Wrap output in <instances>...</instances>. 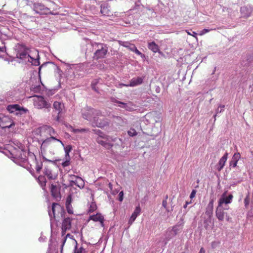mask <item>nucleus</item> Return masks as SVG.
<instances>
[{
    "instance_id": "1",
    "label": "nucleus",
    "mask_w": 253,
    "mask_h": 253,
    "mask_svg": "<svg viewBox=\"0 0 253 253\" xmlns=\"http://www.w3.org/2000/svg\"><path fill=\"white\" fill-rule=\"evenodd\" d=\"M59 144L64 146L63 143L54 136L47 138L42 141L41 146V152L44 154H46L47 152H52L57 149Z\"/></svg>"
},
{
    "instance_id": "2",
    "label": "nucleus",
    "mask_w": 253,
    "mask_h": 253,
    "mask_svg": "<svg viewBox=\"0 0 253 253\" xmlns=\"http://www.w3.org/2000/svg\"><path fill=\"white\" fill-rule=\"evenodd\" d=\"M92 45L97 48V49L94 53L93 57L94 59L98 60L105 57L108 52V47L106 44L103 43L94 42L92 44Z\"/></svg>"
},
{
    "instance_id": "3",
    "label": "nucleus",
    "mask_w": 253,
    "mask_h": 253,
    "mask_svg": "<svg viewBox=\"0 0 253 253\" xmlns=\"http://www.w3.org/2000/svg\"><path fill=\"white\" fill-rule=\"evenodd\" d=\"M33 104L35 108L38 109H50L51 104L45 98L41 95H35L33 96Z\"/></svg>"
},
{
    "instance_id": "4",
    "label": "nucleus",
    "mask_w": 253,
    "mask_h": 253,
    "mask_svg": "<svg viewBox=\"0 0 253 253\" xmlns=\"http://www.w3.org/2000/svg\"><path fill=\"white\" fill-rule=\"evenodd\" d=\"M82 116L84 119L92 122L93 116H102V112L99 110L86 107L82 110Z\"/></svg>"
},
{
    "instance_id": "5",
    "label": "nucleus",
    "mask_w": 253,
    "mask_h": 253,
    "mask_svg": "<svg viewBox=\"0 0 253 253\" xmlns=\"http://www.w3.org/2000/svg\"><path fill=\"white\" fill-rule=\"evenodd\" d=\"M64 213V209L62 207L57 203H53L51 206V211L48 210V214L51 218H54L55 220L58 221L56 218L58 217L60 215L62 216Z\"/></svg>"
},
{
    "instance_id": "6",
    "label": "nucleus",
    "mask_w": 253,
    "mask_h": 253,
    "mask_svg": "<svg viewBox=\"0 0 253 253\" xmlns=\"http://www.w3.org/2000/svg\"><path fill=\"white\" fill-rule=\"evenodd\" d=\"M44 173L48 179L54 180L58 176V169L54 165H47L44 167Z\"/></svg>"
},
{
    "instance_id": "7",
    "label": "nucleus",
    "mask_w": 253,
    "mask_h": 253,
    "mask_svg": "<svg viewBox=\"0 0 253 253\" xmlns=\"http://www.w3.org/2000/svg\"><path fill=\"white\" fill-rule=\"evenodd\" d=\"M229 209L228 206H224V207H221L217 206L216 209L215 214L216 216L219 221H223L225 217L226 220L229 221L230 219L229 215L225 211V210H228Z\"/></svg>"
},
{
    "instance_id": "8",
    "label": "nucleus",
    "mask_w": 253,
    "mask_h": 253,
    "mask_svg": "<svg viewBox=\"0 0 253 253\" xmlns=\"http://www.w3.org/2000/svg\"><path fill=\"white\" fill-rule=\"evenodd\" d=\"M92 123L93 126L100 128H103L109 125L108 119L102 115V116H93V121Z\"/></svg>"
},
{
    "instance_id": "9",
    "label": "nucleus",
    "mask_w": 253,
    "mask_h": 253,
    "mask_svg": "<svg viewBox=\"0 0 253 253\" xmlns=\"http://www.w3.org/2000/svg\"><path fill=\"white\" fill-rule=\"evenodd\" d=\"M33 8L36 13L41 15L50 13L49 8L45 6L42 3L40 2H35L33 4Z\"/></svg>"
},
{
    "instance_id": "10",
    "label": "nucleus",
    "mask_w": 253,
    "mask_h": 253,
    "mask_svg": "<svg viewBox=\"0 0 253 253\" xmlns=\"http://www.w3.org/2000/svg\"><path fill=\"white\" fill-rule=\"evenodd\" d=\"M29 56L28 57L27 61L31 63L32 65L35 66L39 65L40 62L39 60V52L35 49H31L29 53Z\"/></svg>"
},
{
    "instance_id": "11",
    "label": "nucleus",
    "mask_w": 253,
    "mask_h": 253,
    "mask_svg": "<svg viewBox=\"0 0 253 253\" xmlns=\"http://www.w3.org/2000/svg\"><path fill=\"white\" fill-rule=\"evenodd\" d=\"M72 218L67 217H64L62 222L61 225V235L64 236L65 235L66 231L69 230L72 227Z\"/></svg>"
},
{
    "instance_id": "12",
    "label": "nucleus",
    "mask_w": 253,
    "mask_h": 253,
    "mask_svg": "<svg viewBox=\"0 0 253 253\" xmlns=\"http://www.w3.org/2000/svg\"><path fill=\"white\" fill-rule=\"evenodd\" d=\"M53 107L54 109L56 111L58 112V115L54 119L56 121L59 122L61 116V114L63 113L64 110V105L61 102L55 101L53 103Z\"/></svg>"
},
{
    "instance_id": "13",
    "label": "nucleus",
    "mask_w": 253,
    "mask_h": 253,
    "mask_svg": "<svg viewBox=\"0 0 253 253\" xmlns=\"http://www.w3.org/2000/svg\"><path fill=\"white\" fill-rule=\"evenodd\" d=\"M14 125L12 120L7 116L0 117V126L2 128H10Z\"/></svg>"
},
{
    "instance_id": "14",
    "label": "nucleus",
    "mask_w": 253,
    "mask_h": 253,
    "mask_svg": "<svg viewBox=\"0 0 253 253\" xmlns=\"http://www.w3.org/2000/svg\"><path fill=\"white\" fill-rule=\"evenodd\" d=\"M226 193V192H224L219 199L218 202V206L224 207V204H225V206H228L227 204L231 203L233 196L232 194H230L228 196H225Z\"/></svg>"
},
{
    "instance_id": "15",
    "label": "nucleus",
    "mask_w": 253,
    "mask_h": 253,
    "mask_svg": "<svg viewBox=\"0 0 253 253\" xmlns=\"http://www.w3.org/2000/svg\"><path fill=\"white\" fill-rule=\"evenodd\" d=\"M22 50H20L17 54V57L21 59L27 61L28 57L30 56L29 53L31 51V49L26 47L25 46H22Z\"/></svg>"
},
{
    "instance_id": "16",
    "label": "nucleus",
    "mask_w": 253,
    "mask_h": 253,
    "mask_svg": "<svg viewBox=\"0 0 253 253\" xmlns=\"http://www.w3.org/2000/svg\"><path fill=\"white\" fill-rule=\"evenodd\" d=\"M71 182L73 184L75 185L80 188H83L84 185V183L83 179L78 176L75 175H70Z\"/></svg>"
},
{
    "instance_id": "17",
    "label": "nucleus",
    "mask_w": 253,
    "mask_h": 253,
    "mask_svg": "<svg viewBox=\"0 0 253 253\" xmlns=\"http://www.w3.org/2000/svg\"><path fill=\"white\" fill-rule=\"evenodd\" d=\"M37 131L40 136V138L43 140L45 137L49 136V134L47 130V126H42L39 128Z\"/></svg>"
},
{
    "instance_id": "18",
    "label": "nucleus",
    "mask_w": 253,
    "mask_h": 253,
    "mask_svg": "<svg viewBox=\"0 0 253 253\" xmlns=\"http://www.w3.org/2000/svg\"><path fill=\"white\" fill-rule=\"evenodd\" d=\"M143 82V78L141 77H137L136 78H133L130 81L129 84H122L120 85L124 86H134L140 84Z\"/></svg>"
},
{
    "instance_id": "19",
    "label": "nucleus",
    "mask_w": 253,
    "mask_h": 253,
    "mask_svg": "<svg viewBox=\"0 0 253 253\" xmlns=\"http://www.w3.org/2000/svg\"><path fill=\"white\" fill-rule=\"evenodd\" d=\"M141 208L140 206H138L136 207L134 212L132 213L129 220L128 224L131 225L134 221L138 215H139L141 212Z\"/></svg>"
},
{
    "instance_id": "20",
    "label": "nucleus",
    "mask_w": 253,
    "mask_h": 253,
    "mask_svg": "<svg viewBox=\"0 0 253 253\" xmlns=\"http://www.w3.org/2000/svg\"><path fill=\"white\" fill-rule=\"evenodd\" d=\"M228 153L226 152L224 155L220 158L217 165V169L220 171L225 166V163L227 160Z\"/></svg>"
},
{
    "instance_id": "21",
    "label": "nucleus",
    "mask_w": 253,
    "mask_h": 253,
    "mask_svg": "<svg viewBox=\"0 0 253 253\" xmlns=\"http://www.w3.org/2000/svg\"><path fill=\"white\" fill-rule=\"evenodd\" d=\"M89 220H92L95 222H99L103 225L104 219L103 216L101 213H97L96 214L90 215L89 217Z\"/></svg>"
},
{
    "instance_id": "22",
    "label": "nucleus",
    "mask_w": 253,
    "mask_h": 253,
    "mask_svg": "<svg viewBox=\"0 0 253 253\" xmlns=\"http://www.w3.org/2000/svg\"><path fill=\"white\" fill-rule=\"evenodd\" d=\"M213 199H211L206 208L205 213L209 217L213 213Z\"/></svg>"
},
{
    "instance_id": "23",
    "label": "nucleus",
    "mask_w": 253,
    "mask_h": 253,
    "mask_svg": "<svg viewBox=\"0 0 253 253\" xmlns=\"http://www.w3.org/2000/svg\"><path fill=\"white\" fill-rule=\"evenodd\" d=\"M240 157L241 156L239 153H235L230 162V166L232 168H235L237 166L238 161L240 158Z\"/></svg>"
},
{
    "instance_id": "24",
    "label": "nucleus",
    "mask_w": 253,
    "mask_h": 253,
    "mask_svg": "<svg viewBox=\"0 0 253 253\" xmlns=\"http://www.w3.org/2000/svg\"><path fill=\"white\" fill-rule=\"evenodd\" d=\"M148 48L154 53L160 52L159 46L155 42H148Z\"/></svg>"
},
{
    "instance_id": "25",
    "label": "nucleus",
    "mask_w": 253,
    "mask_h": 253,
    "mask_svg": "<svg viewBox=\"0 0 253 253\" xmlns=\"http://www.w3.org/2000/svg\"><path fill=\"white\" fill-rule=\"evenodd\" d=\"M50 192L51 195L54 198H57L59 194V191L56 185H54L52 184L50 186Z\"/></svg>"
},
{
    "instance_id": "26",
    "label": "nucleus",
    "mask_w": 253,
    "mask_h": 253,
    "mask_svg": "<svg viewBox=\"0 0 253 253\" xmlns=\"http://www.w3.org/2000/svg\"><path fill=\"white\" fill-rule=\"evenodd\" d=\"M61 237H62V238L61 239V253H63V246L66 241L67 238L68 237V238H70V239H73V236L69 233H68L67 234H65V235L64 236L61 235Z\"/></svg>"
},
{
    "instance_id": "27",
    "label": "nucleus",
    "mask_w": 253,
    "mask_h": 253,
    "mask_svg": "<svg viewBox=\"0 0 253 253\" xmlns=\"http://www.w3.org/2000/svg\"><path fill=\"white\" fill-rule=\"evenodd\" d=\"M100 12L104 15L110 16L112 14V12L109 9L108 5L101 6Z\"/></svg>"
},
{
    "instance_id": "28",
    "label": "nucleus",
    "mask_w": 253,
    "mask_h": 253,
    "mask_svg": "<svg viewBox=\"0 0 253 253\" xmlns=\"http://www.w3.org/2000/svg\"><path fill=\"white\" fill-rule=\"evenodd\" d=\"M120 44L121 45L128 48L129 50L131 51L133 49V48H134L135 46V45L134 44L131 43L127 42L121 41L120 42Z\"/></svg>"
},
{
    "instance_id": "29",
    "label": "nucleus",
    "mask_w": 253,
    "mask_h": 253,
    "mask_svg": "<svg viewBox=\"0 0 253 253\" xmlns=\"http://www.w3.org/2000/svg\"><path fill=\"white\" fill-rule=\"evenodd\" d=\"M7 110L10 113H13L16 111L21 110V108L19 105L14 104L8 105L7 107Z\"/></svg>"
},
{
    "instance_id": "30",
    "label": "nucleus",
    "mask_w": 253,
    "mask_h": 253,
    "mask_svg": "<svg viewBox=\"0 0 253 253\" xmlns=\"http://www.w3.org/2000/svg\"><path fill=\"white\" fill-rule=\"evenodd\" d=\"M37 180L41 186L44 189L46 186V180L45 177L43 175H40Z\"/></svg>"
},
{
    "instance_id": "31",
    "label": "nucleus",
    "mask_w": 253,
    "mask_h": 253,
    "mask_svg": "<svg viewBox=\"0 0 253 253\" xmlns=\"http://www.w3.org/2000/svg\"><path fill=\"white\" fill-rule=\"evenodd\" d=\"M74 241L76 243V246L74 249V253H87L85 250L82 247L78 248L77 246V241L75 239H74Z\"/></svg>"
},
{
    "instance_id": "32",
    "label": "nucleus",
    "mask_w": 253,
    "mask_h": 253,
    "mask_svg": "<svg viewBox=\"0 0 253 253\" xmlns=\"http://www.w3.org/2000/svg\"><path fill=\"white\" fill-rule=\"evenodd\" d=\"M101 135H100L97 138H96V141L98 143L101 144L102 146L104 145L105 141H104L102 140V139L106 138L105 135L103 134L102 132H100Z\"/></svg>"
},
{
    "instance_id": "33",
    "label": "nucleus",
    "mask_w": 253,
    "mask_h": 253,
    "mask_svg": "<svg viewBox=\"0 0 253 253\" xmlns=\"http://www.w3.org/2000/svg\"><path fill=\"white\" fill-rule=\"evenodd\" d=\"M72 131L75 133L86 132L89 131V129H88V128H81V129L73 128Z\"/></svg>"
},
{
    "instance_id": "34",
    "label": "nucleus",
    "mask_w": 253,
    "mask_h": 253,
    "mask_svg": "<svg viewBox=\"0 0 253 253\" xmlns=\"http://www.w3.org/2000/svg\"><path fill=\"white\" fill-rule=\"evenodd\" d=\"M250 202V197L249 193L246 196L244 199L245 207L246 209H248Z\"/></svg>"
},
{
    "instance_id": "35",
    "label": "nucleus",
    "mask_w": 253,
    "mask_h": 253,
    "mask_svg": "<svg viewBox=\"0 0 253 253\" xmlns=\"http://www.w3.org/2000/svg\"><path fill=\"white\" fill-rule=\"evenodd\" d=\"M47 130L49 134V136L50 137L53 136L55 134V131L54 129L51 126H47Z\"/></svg>"
},
{
    "instance_id": "36",
    "label": "nucleus",
    "mask_w": 253,
    "mask_h": 253,
    "mask_svg": "<svg viewBox=\"0 0 253 253\" xmlns=\"http://www.w3.org/2000/svg\"><path fill=\"white\" fill-rule=\"evenodd\" d=\"M96 208L97 207L95 204L92 203L90 205V207L88 210V212H92L94 211L96 209Z\"/></svg>"
},
{
    "instance_id": "37",
    "label": "nucleus",
    "mask_w": 253,
    "mask_h": 253,
    "mask_svg": "<svg viewBox=\"0 0 253 253\" xmlns=\"http://www.w3.org/2000/svg\"><path fill=\"white\" fill-rule=\"evenodd\" d=\"M127 133L130 136H134L136 135L137 134L136 131L134 129H130L128 131Z\"/></svg>"
},
{
    "instance_id": "38",
    "label": "nucleus",
    "mask_w": 253,
    "mask_h": 253,
    "mask_svg": "<svg viewBox=\"0 0 253 253\" xmlns=\"http://www.w3.org/2000/svg\"><path fill=\"white\" fill-rule=\"evenodd\" d=\"M132 51L134 52L137 55H140L142 57H144V55L137 49L136 46L134 48H133V49L132 50Z\"/></svg>"
},
{
    "instance_id": "39",
    "label": "nucleus",
    "mask_w": 253,
    "mask_h": 253,
    "mask_svg": "<svg viewBox=\"0 0 253 253\" xmlns=\"http://www.w3.org/2000/svg\"><path fill=\"white\" fill-rule=\"evenodd\" d=\"M72 150V146L70 145H68L65 148V151L66 153V156H69V153Z\"/></svg>"
},
{
    "instance_id": "40",
    "label": "nucleus",
    "mask_w": 253,
    "mask_h": 253,
    "mask_svg": "<svg viewBox=\"0 0 253 253\" xmlns=\"http://www.w3.org/2000/svg\"><path fill=\"white\" fill-rule=\"evenodd\" d=\"M72 201V196L71 195H69L66 199V204H65L66 206L71 205Z\"/></svg>"
},
{
    "instance_id": "41",
    "label": "nucleus",
    "mask_w": 253,
    "mask_h": 253,
    "mask_svg": "<svg viewBox=\"0 0 253 253\" xmlns=\"http://www.w3.org/2000/svg\"><path fill=\"white\" fill-rule=\"evenodd\" d=\"M66 208L67 211L69 213H70V214L73 213V207H72V205L66 206Z\"/></svg>"
},
{
    "instance_id": "42",
    "label": "nucleus",
    "mask_w": 253,
    "mask_h": 253,
    "mask_svg": "<svg viewBox=\"0 0 253 253\" xmlns=\"http://www.w3.org/2000/svg\"><path fill=\"white\" fill-rule=\"evenodd\" d=\"M61 165L62 166V167L63 168H65V167H66L68 166H69L70 165V160H68L67 159L66 161H65L64 162H63L62 163H61Z\"/></svg>"
},
{
    "instance_id": "43",
    "label": "nucleus",
    "mask_w": 253,
    "mask_h": 253,
    "mask_svg": "<svg viewBox=\"0 0 253 253\" xmlns=\"http://www.w3.org/2000/svg\"><path fill=\"white\" fill-rule=\"evenodd\" d=\"M219 242L212 241L211 243V247L212 249H215L219 245Z\"/></svg>"
},
{
    "instance_id": "44",
    "label": "nucleus",
    "mask_w": 253,
    "mask_h": 253,
    "mask_svg": "<svg viewBox=\"0 0 253 253\" xmlns=\"http://www.w3.org/2000/svg\"><path fill=\"white\" fill-rule=\"evenodd\" d=\"M103 146L106 149H109L112 148L113 145L106 141Z\"/></svg>"
},
{
    "instance_id": "45",
    "label": "nucleus",
    "mask_w": 253,
    "mask_h": 253,
    "mask_svg": "<svg viewBox=\"0 0 253 253\" xmlns=\"http://www.w3.org/2000/svg\"><path fill=\"white\" fill-rule=\"evenodd\" d=\"M211 30H210V29H203V30H202L200 33H199V35L200 36H203L204 35V34L208 33L209 32H210Z\"/></svg>"
},
{
    "instance_id": "46",
    "label": "nucleus",
    "mask_w": 253,
    "mask_h": 253,
    "mask_svg": "<svg viewBox=\"0 0 253 253\" xmlns=\"http://www.w3.org/2000/svg\"><path fill=\"white\" fill-rule=\"evenodd\" d=\"M186 32L187 33V34L188 35L192 36L193 37L195 38L196 39H197V34L195 32H193V33H191L188 30H186Z\"/></svg>"
},
{
    "instance_id": "47",
    "label": "nucleus",
    "mask_w": 253,
    "mask_h": 253,
    "mask_svg": "<svg viewBox=\"0 0 253 253\" xmlns=\"http://www.w3.org/2000/svg\"><path fill=\"white\" fill-rule=\"evenodd\" d=\"M167 205H168V203H167V200H163V202H162V206L163 207L166 209V210L169 211V210L167 209Z\"/></svg>"
},
{
    "instance_id": "48",
    "label": "nucleus",
    "mask_w": 253,
    "mask_h": 253,
    "mask_svg": "<svg viewBox=\"0 0 253 253\" xmlns=\"http://www.w3.org/2000/svg\"><path fill=\"white\" fill-rule=\"evenodd\" d=\"M124 193L123 191H121L119 194V200L122 202L123 200Z\"/></svg>"
},
{
    "instance_id": "49",
    "label": "nucleus",
    "mask_w": 253,
    "mask_h": 253,
    "mask_svg": "<svg viewBox=\"0 0 253 253\" xmlns=\"http://www.w3.org/2000/svg\"><path fill=\"white\" fill-rule=\"evenodd\" d=\"M196 190H193L192 192L190 194V198L191 199H192L194 197H195V195H196Z\"/></svg>"
},
{
    "instance_id": "50",
    "label": "nucleus",
    "mask_w": 253,
    "mask_h": 253,
    "mask_svg": "<svg viewBox=\"0 0 253 253\" xmlns=\"http://www.w3.org/2000/svg\"><path fill=\"white\" fill-rule=\"evenodd\" d=\"M42 169V167L40 165L38 164L36 167V170L37 172H40Z\"/></svg>"
},
{
    "instance_id": "51",
    "label": "nucleus",
    "mask_w": 253,
    "mask_h": 253,
    "mask_svg": "<svg viewBox=\"0 0 253 253\" xmlns=\"http://www.w3.org/2000/svg\"><path fill=\"white\" fill-rule=\"evenodd\" d=\"M199 253H205V251L203 248H201Z\"/></svg>"
},
{
    "instance_id": "52",
    "label": "nucleus",
    "mask_w": 253,
    "mask_h": 253,
    "mask_svg": "<svg viewBox=\"0 0 253 253\" xmlns=\"http://www.w3.org/2000/svg\"><path fill=\"white\" fill-rule=\"evenodd\" d=\"M92 88L93 89H94L95 91L98 92L97 90L96 89L94 85H92Z\"/></svg>"
},
{
    "instance_id": "53",
    "label": "nucleus",
    "mask_w": 253,
    "mask_h": 253,
    "mask_svg": "<svg viewBox=\"0 0 253 253\" xmlns=\"http://www.w3.org/2000/svg\"><path fill=\"white\" fill-rule=\"evenodd\" d=\"M117 103H119V104H123V105H126V103H123V102H121V101H117Z\"/></svg>"
},
{
    "instance_id": "54",
    "label": "nucleus",
    "mask_w": 253,
    "mask_h": 253,
    "mask_svg": "<svg viewBox=\"0 0 253 253\" xmlns=\"http://www.w3.org/2000/svg\"><path fill=\"white\" fill-rule=\"evenodd\" d=\"M187 206V202H186L185 204L183 206V208L186 209Z\"/></svg>"
},
{
    "instance_id": "55",
    "label": "nucleus",
    "mask_w": 253,
    "mask_h": 253,
    "mask_svg": "<svg viewBox=\"0 0 253 253\" xmlns=\"http://www.w3.org/2000/svg\"><path fill=\"white\" fill-rule=\"evenodd\" d=\"M4 51V48L2 47H0V52H3Z\"/></svg>"
}]
</instances>
